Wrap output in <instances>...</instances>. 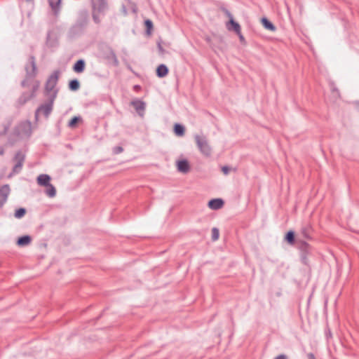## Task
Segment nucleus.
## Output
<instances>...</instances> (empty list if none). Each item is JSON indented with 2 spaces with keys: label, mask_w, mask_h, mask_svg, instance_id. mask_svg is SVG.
<instances>
[{
  "label": "nucleus",
  "mask_w": 359,
  "mask_h": 359,
  "mask_svg": "<svg viewBox=\"0 0 359 359\" xmlns=\"http://www.w3.org/2000/svg\"><path fill=\"white\" fill-rule=\"evenodd\" d=\"M131 104L135 107L136 111L140 116H144V112L146 107V104L142 100H134L131 102Z\"/></svg>",
  "instance_id": "9"
},
{
  "label": "nucleus",
  "mask_w": 359,
  "mask_h": 359,
  "mask_svg": "<svg viewBox=\"0 0 359 359\" xmlns=\"http://www.w3.org/2000/svg\"><path fill=\"white\" fill-rule=\"evenodd\" d=\"M219 229L216 227H214L212 229V239L213 241H217L219 238Z\"/></svg>",
  "instance_id": "27"
},
{
  "label": "nucleus",
  "mask_w": 359,
  "mask_h": 359,
  "mask_svg": "<svg viewBox=\"0 0 359 359\" xmlns=\"http://www.w3.org/2000/svg\"><path fill=\"white\" fill-rule=\"evenodd\" d=\"M307 356L309 359H316L315 355L312 353H309Z\"/></svg>",
  "instance_id": "36"
},
{
  "label": "nucleus",
  "mask_w": 359,
  "mask_h": 359,
  "mask_svg": "<svg viewBox=\"0 0 359 359\" xmlns=\"http://www.w3.org/2000/svg\"><path fill=\"white\" fill-rule=\"evenodd\" d=\"M107 8V0H96L93 3L94 11L98 13L104 12Z\"/></svg>",
  "instance_id": "10"
},
{
  "label": "nucleus",
  "mask_w": 359,
  "mask_h": 359,
  "mask_svg": "<svg viewBox=\"0 0 359 359\" xmlns=\"http://www.w3.org/2000/svg\"><path fill=\"white\" fill-rule=\"evenodd\" d=\"M262 23L263 26L266 29H269V30H271V31H275L276 30V27L267 18H263L262 19Z\"/></svg>",
  "instance_id": "22"
},
{
  "label": "nucleus",
  "mask_w": 359,
  "mask_h": 359,
  "mask_svg": "<svg viewBox=\"0 0 359 359\" xmlns=\"http://www.w3.org/2000/svg\"><path fill=\"white\" fill-rule=\"evenodd\" d=\"M25 158V156L23 153H22L21 151H18L16 153L13 159L15 161V164L14 165L13 168V173L20 172L22 168Z\"/></svg>",
  "instance_id": "5"
},
{
  "label": "nucleus",
  "mask_w": 359,
  "mask_h": 359,
  "mask_svg": "<svg viewBox=\"0 0 359 359\" xmlns=\"http://www.w3.org/2000/svg\"><path fill=\"white\" fill-rule=\"evenodd\" d=\"M177 167L179 172L187 173L190 170L189 162L187 160H180L177 162Z\"/></svg>",
  "instance_id": "11"
},
{
  "label": "nucleus",
  "mask_w": 359,
  "mask_h": 359,
  "mask_svg": "<svg viewBox=\"0 0 359 359\" xmlns=\"http://www.w3.org/2000/svg\"><path fill=\"white\" fill-rule=\"evenodd\" d=\"M145 25L147 27V31L149 32L153 27V23L150 20H147L145 21Z\"/></svg>",
  "instance_id": "29"
},
{
  "label": "nucleus",
  "mask_w": 359,
  "mask_h": 359,
  "mask_svg": "<svg viewBox=\"0 0 359 359\" xmlns=\"http://www.w3.org/2000/svg\"><path fill=\"white\" fill-rule=\"evenodd\" d=\"M39 86V83L37 82V83L33 87V91L32 93H34V95H35V91L37 90Z\"/></svg>",
  "instance_id": "35"
},
{
  "label": "nucleus",
  "mask_w": 359,
  "mask_h": 359,
  "mask_svg": "<svg viewBox=\"0 0 359 359\" xmlns=\"http://www.w3.org/2000/svg\"><path fill=\"white\" fill-rule=\"evenodd\" d=\"M10 192L11 189L8 184H4L0 187V207H2L5 204Z\"/></svg>",
  "instance_id": "7"
},
{
  "label": "nucleus",
  "mask_w": 359,
  "mask_h": 359,
  "mask_svg": "<svg viewBox=\"0 0 359 359\" xmlns=\"http://www.w3.org/2000/svg\"><path fill=\"white\" fill-rule=\"evenodd\" d=\"M6 131H7V128H6V127H5V128H4V133H6Z\"/></svg>",
  "instance_id": "42"
},
{
  "label": "nucleus",
  "mask_w": 359,
  "mask_h": 359,
  "mask_svg": "<svg viewBox=\"0 0 359 359\" xmlns=\"http://www.w3.org/2000/svg\"><path fill=\"white\" fill-rule=\"evenodd\" d=\"M224 201L221 198H214L208 202V207L212 210H219L222 208Z\"/></svg>",
  "instance_id": "12"
},
{
  "label": "nucleus",
  "mask_w": 359,
  "mask_h": 359,
  "mask_svg": "<svg viewBox=\"0 0 359 359\" xmlns=\"http://www.w3.org/2000/svg\"><path fill=\"white\" fill-rule=\"evenodd\" d=\"M222 170L224 175H228L230 170V168L228 166H223Z\"/></svg>",
  "instance_id": "32"
},
{
  "label": "nucleus",
  "mask_w": 359,
  "mask_h": 359,
  "mask_svg": "<svg viewBox=\"0 0 359 359\" xmlns=\"http://www.w3.org/2000/svg\"><path fill=\"white\" fill-rule=\"evenodd\" d=\"M285 240L288 243L293 244L294 243V233L292 231H288L285 236Z\"/></svg>",
  "instance_id": "25"
},
{
  "label": "nucleus",
  "mask_w": 359,
  "mask_h": 359,
  "mask_svg": "<svg viewBox=\"0 0 359 359\" xmlns=\"http://www.w3.org/2000/svg\"><path fill=\"white\" fill-rule=\"evenodd\" d=\"M32 242L30 236L25 235L20 237L17 241V245L20 247H24L29 245Z\"/></svg>",
  "instance_id": "16"
},
{
  "label": "nucleus",
  "mask_w": 359,
  "mask_h": 359,
  "mask_svg": "<svg viewBox=\"0 0 359 359\" xmlns=\"http://www.w3.org/2000/svg\"><path fill=\"white\" fill-rule=\"evenodd\" d=\"M174 130L177 136H182L184 134V127L179 123H176L174 127Z\"/></svg>",
  "instance_id": "23"
},
{
  "label": "nucleus",
  "mask_w": 359,
  "mask_h": 359,
  "mask_svg": "<svg viewBox=\"0 0 359 359\" xmlns=\"http://www.w3.org/2000/svg\"><path fill=\"white\" fill-rule=\"evenodd\" d=\"M93 18L94 21L96 23H99L100 22V19H99L98 16L95 13H93Z\"/></svg>",
  "instance_id": "33"
},
{
  "label": "nucleus",
  "mask_w": 359,
  "mask_h": 359,
  "mask_svg": "<svg viewBox=\"0 0 359 359\" xmlns=\"http://www.w3.org/2000/svg\"><path fill=\"white\" fill-rule=\"evenodd\" d=\"M311 231V226L310 224H306V226H303L301 230L302 235L307 239H310V233Z\"/></svg>",
  "instance_id": "21"
},
{
  "label": "nucleus",
  "mask_w": 359,
  "mask_h": 359,
  "mask_svg": "<svg viewBox=\"0 0 359 359\" xmlns=\"http://www.w3.org/2000/svg\"><path fill=\"white\" fill-rule=\"evenodd\" d=\"M123 148L121 147H116L114 148V153L116 154H120L123 151Z\"/></svg>",
  "instance_id": "31"
},
{
  "label": "nucleus",
  "mask_w": 359,
  "mask_h": 359,
  "mask_svg": "<svg viewBox=\"0 0 359 359\" xmlns=\"http://www.w3.org/2000/svg\"><path fill=\"white\" fill-rule=\"evenodd\" d=\"M80 118L77 116H74L72 118L70 121L69 122L68 126L71 128H73L75 126V125L77 123V122L79 121Z\"/></svg>",
  "instance_id": "28"
},
{
  "label": "nucleus",
  "mask_w": 359,
  "mask_h": 359,
  "mask_svg": "<svg viewBox=\"0 0 359 359\" xmlns=\"http://www.w3.org/2000/svg\"><path fill=\"white\" fill-rule=\"evenodd\" d=\"M229 16L231 18L229 20V25H227V29L229 30H233L237 34H240L241 26L240 25L234 21L231 15L229 13Z\"/></svg>",
  "instance_id": "13"
},
{
  "label": "nucleus",
  "mask_w": 359,
  "mask_h": 359,
  "mask_svg": "<svg viewBox=\"0 0 359 359\" xmlns=\"http://www.w3.org/2000/svg\"><path fill=\"white\" fill-rule=\"evenodd\" d=\"M50 181V177L46 174L39 175L37 177V183L40 186H47L49 185Z\"/></svg>",
  "instance_id": "14"
},
{
  "label": "nucleus",
  "mask_w": 359,
  "mask_h": 359,
  "mask_svg": "<svg viewBox=\"0 0 359 359\" xmlns=\"http://www.w3.org/2000/svg\"><path fill=\"white\" fill-rule=\"evenodd\" d=\"M274 359H287V356L284 354H280L276 357Z\"/></svg>",
  "instance_id": "34"
},
{
  "label": "nucleus",
  "mask_w": 359,
  "mask_h": 359,
  "mask_svg": "<svg viewBox=\"0 0 359 359\" xmlns=\"http://www.w3.org/2000/svg\"><path fill=\"white\" fill-rule=\"evenodd\" d=\"M85 62L83 60H79L74 65L73 69L77 73H81L84 70Z\"/></svg>",
  "instance_id": "19"
},
{
  "label": "nucleus",
  "mask_w": 359,
  "mask_h": 359,
  "mask_svg": "<svg viewBox=\"0 0 359 359\" xmlns=\"http://www.w3.org/2000/svg\"><path fill=\"white\" fill-rule=\"evenodd\" d=\"M238 35L239 36V39H240V40H241V41L244 40V37H243V36L242 35V34H241V31H240V34H238Z\"/></svg>",
  "instance_id": "37"
},
{
  "label": "nucleus",
  "mask_w": 359,
  "mask_h": 359,
  "mask_svg": "<svg viewBox=\"0 0 359 359\" xmlns=\"http://www.w3.org/2000/svg\"><path fill=\"white\" fill-rule=\"evenodd\" d=\"M16 135L21 137H28L32 133V125L29 121L20 123L15 128Z\"/></svg>",
  "instance_id": "4"
},
{
  "label": "nucleus",
  "mask_w": 359,
  "mask_h": 359,
  "mask_svg": "<svg viewBox=\"0 0 359 359\" xmlns=\"http://www.w3.org/2000/svg\"><path fill=\"white\" fill-rule=\"evenodd\" d=\"M25 70L27 76L34 77L36 73V66L35 62V58L31 56L29 59V65L25 67Z\"/></svg>",
  "instance_id": "6"
},
{
  "label": "nucleus",
  "mask_w": 359,
  "mask_h": 359,
  "mask_svg": "<svg viewBox=\"0 0 359 359\" xmlns=\"http://www.w3.org/2000/svg\"><path fill=\"white\" fill-rule=\"evenodd\" d=\"M22 86H25V81H23L22 82Z\"/></svg>",
  "instance_id": "41"
},
{
  "label": "nucleus",
  "mask_w": 359,
  "mask_h": 359,
  "mask_svg": "<svg viewBox=\"0 0 359 359\" xmlns=\"http://www.w3.org/2000/svg\"><path fill=\"white\" fill-rule=\"evenodd\" d=\"M34 93H32L30 94L25 93L22 94V95L18 99V104L20 105L25 104L28 100H29L31 98L34 97Z\"/></svg>",
  "instance_id": "18"
},
{
  "label": "nucleus",
  "mask_w": 359,
  "mask_h": 359,
  "mask_svg": "<svg viewBox=\"0 0 359 359\" xmlns=\"http://www.w3.org/2000/svg\"><path fill=\"white\" fill-rule=\"evenodd\" d=\"M332 90H333V93L336 94V95H339V92H338V90L337 89L333 88Z\"/></svg>",
  "instance_id": "39"
},
{
  "label": "nucleus",
  "mask_w": 359,
  "mask_h": 359,
  "mask_svg": "<svg viewBox=\"0 0 359 359\" xmlns=\"http://www.w3.org/2000/svg\"><path fill=\"white\" fill-rule=\"evenodd\" d=\"M194 140L200 152L205 156H210L212 153V148L207 137L203 135H195Z\"/></svg>",
  "instance_id": "2"
},
{
  "label": "nucleus",
  "mask_w": 359,
  "mask_h": 359,
  "mask_svg": "<svg viewBox=\"0 0 359 359\" xmlns=\"http://www.w3.org/2000/svg\"><path fill=\"white\" fill-rule=\"evenodd\" d=\"M61 0H48L49 6L55 15H57L60 10Z\"/></svg>",
  "instance_id": "15"
},
{
  "label": "nucleus",
  "mask_w": 359,
  "mask_h": 359,
  "mask_svg": "<svg viewBox=\"0 0 359 359\" xmlns=\"http://www.w3.org/2000/svg\"><path fill=\"white\" fill-rule=\"evenodd\" d=\"M134 88H135V90H139V89H140V86L138 85H136L134 86Z\"/></svg>",
  "instance_id": "40"
},
{
  "label": "nucleus",
  "mask_w": 359,
  "mask_h": 359,
  "mask_svg": "<svg viewBox=\"0 0 359 359\" xmlns=\"http://www.w3.org/2000/svg\"><path fill=\"white\" fill-rule=\"evenodd\" d=\"M110 55H111V58L114 59L115 65H118V62L116 55V54L114 53V52L113 50L110 51Z\"/></svg>",
  "instance_id": "30"
},
{
  "label": "nucleus",
  "mask_w": 359,
  "mask_h": 359,
  "mask_svg": "<svg viewBox=\"0 0 359 359\" xmlns=\"http://www.w3.org/2000/svg\"><path fill=\"white\" fill-rule=\"evenodd\" d=\"M168 74V68L165 65H160L156 69V74L159 78H163Z\"/></svg>",
  "instance_id": "17"
},
{
  "label": "nucleus",
  "mask_w": 359,
  "mask_h": 359,
  "mask_svg": "<svg viewBox=\"0 0 359 359\" xmlns=\"http://www.w3.org/2000/svg\"><path fill=\"white\" fill-rule=\"evenodd\" d=\"M59 71H55L48 79L45 86V95L47 97L55 93V97H57L58 90L55 88L59 79Z\"/></svg>",
  "instance_id": "1"
},
{
  "label": "nucleus",
  "mask_w": 359,
  "mask_h": 359,
  "mask_svg": "<svg viewBox=\"0 0 359 359\" xmlns=\"http://www.w3.org/2000/svg\"><path fill=\"white\" fill-rule=\"evenodd\" d=\"M4 149L2 147H0V155H4Z\"/></svg>",
  "instance_id": "38"
},
{
  "label": "nucleus",
  "mask_w": 359,
  "mask_h": 359,
  "mask_svg": "<svg viewBox=\"0 0 359 359\" xmlns=\"http://www.w3.org/2000/svg\"><path fill=\"white\" fill-rule=\"evenodd\" d=\"M46 189L45 192L48 196H49L50 198L55 196L56 189L53 184H49V185L46 186Z\"/></svg>",
  "instance_id": "20"
},
{
  "label": "nucleus",
  "mask_w": 359,
  "mask_h": 359,
  "mask_svg": "<svg viewBox=\"0 0 359 359\" xmlns=\"http://www.w3.org/2000/svg\"><path fill=\"white\" fill-rule=\"evenodd\" d=\"M297 245L298 248L302 252V258L304 262H305L306 260V255L310 252L311 250V246L309 243L306 242L302 241V240H297Z\"/></svg>",
  "instance_id": "8"
},
{
  "label": "nucleus",
  "mask_w": 359,
  "mask_h": 359,
  "mask_svg": "<svg viewBox=\"0 0 359 359\" xmlns=\"http://www.w3.org/2000/svg\"><path fill=\"white\" fill-rule=\"evenodd\" d=\"M55 100V93L52 94L50 97H48L47 101L39 106L36 111L35 116L37 118L40 114L48 117L53 110V103Z\"/></svg>",
  "instance_id": "3"
},
{
  "label": "nucleus",
  "mask_w": 359,
  "mask_h": 359,
  "mask_svg": "<svg viewBox=\"0 0 359 359\" xmlns=\"http://www.w3.org/2000/svg\"><path fill=\"white\" fill-rule=\"evenodd\" d=\"M25 213H26V210L23 208H20L16 210V211L15 212L14 216H15V217H16L18 219H20L22 217H24Z\"/></svg>",
  "instance_id": "26"
},
{
  "label": "nucleus",
  "mask_w": 359,
  "mask_h": 359,
  "mask_svg": "<svg viewBox=\"0 0 359 359\" xmlns=\"http://www.w3.org/2000/svg\"><path fill=\"white\" fill-rule=\"evenodd\" d=\"M80 87V83L77 79L72 80L69 83V88L72 90H77Z\"/></svg>",
  "instance_id": "24"
}]
</instances>
